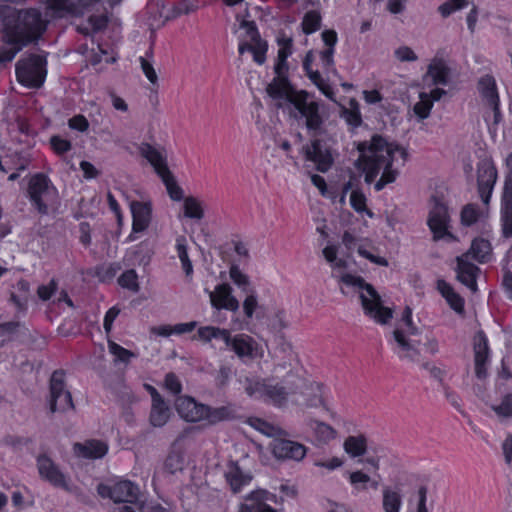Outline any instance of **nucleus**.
Listing matches in <instances>:
<instances>
[{"label": "nucleus", "instance_id": "nucleus-44", "mask_svg": "<svg viewBox=\"0 0 512 512\" xmlns=\"http://www.w3.org/2000/svg\"><path fill=\"white\" fill-rule=\"evenodd\" d=\"M342 118L351 126L357 127L362 122L359 104L355 99H350L347 107L341 111Z\"/></svg>", "mask_w": 512, "mask_h": 512}, {"label": "nucleus", "instance_id": "nucleus-2", "mask_svg": "<svg viewBox=\"0 0 512 512\" xmlns=\"http://www.w3.org/2000/svg\"><path fill=\"white\" fill-rule=\"evenodd\" d=\"M358 149L360 156L357 163L364 172L367 183H371L379 172L383 171L375 183L377 191L396 180L398 169L404 165L407 157L403 147L378 135L373 136L368 142L360 143Z\"/></svg>", "mask_w": 512, "mask_h": 512}, {"label": "nucleus", "instance_id": "nucleus-38", "mask_svg": "<svg viewBox=\"0 0 512 512\" xmlns=\"http://www.w3.org/2000/svg\"><path fill=\"white\" fill-rule=\"evenodd\" d=\"M403 504L399 490L385 487L382 490V509L384 512H400Z\"/></svg>", "mask_w": 512, "mask_h": 512}, {"label": "nucleus", "instance_id": "nucleus-8", "mask_svg": "<svg viewBox=\"0 0 512 512\" xmlns=\"http://www.w3.org/2000/svg\"><path fill=\"white\" fill-rule=\"evenodd\" d=\"M18 81L31 88L40 87L46 77V59L41 55H30L16 65Z\"/></svg>", "mask_w": 512, "mask_h": 512}, {"label": "nucleus", "instance_id": "nucleus-37", "mask_svg": "<svg viewBox=\"0 0 512 512\" xmlns=\"http://www.w3.org/2000/svg\"><path fill=\"white\" fill-rule=\"evenodd\" d=\"M175 250L187 278L193 275V264L188 255V242L185 236L180 235L175 240Z\"/></svg>", "mask_w": 512, "mask_h": 512}, {"label": "nucleus", "instance_id": "nucleus-42", "mask_svg": "<svg viewBox=\"0 0 512 512\" xmlns=\"http://www.w3.org/2000/svg\"><path fill=\"white\" fill-rule=\"evenodd\" d=\"M183 213L184 217L194 220H201L204 218V208L202 202L194 197L188 196L183 199Z\"/></svg>", "mask_w": 512, "mask_h": 512}, {"label": "nucleus", "instance_id": "nucleus-35", "mask_svg": "<svg viewBox=\"0 0 512 512\" xmlns=\"http://www.w3.org/2000/svg\"><path fill=\"white\" fill-rule=\"evenodd\" d=\"M512 179L508 178L505 182L504 187V199L506 201V207L502 215V229L505 237L512 236Z\"/></svg>", "mask_w": 512, "mask_h": 512}, {"label": "nucleus", "instance_id": "nucleus-23", "mask_svg": "<svg viewBox=\"0 0 512 512\" xmlns=\"http://www.w3.org/2000/svg\"><path fill=\"white\" fill-rule=\"evenodd\" d=\"M209 298L212 307L218 310L226 309L235 312L239 309V302L232 295V288L229 284L217 285L214 291L209 292Z\"/></svg>", "mask_w": 512, "mask_h": 512}, {"label": "nucleus", "instance_id": "nucleus-11", "mask_svg": "<svg viewBox=\"0 0 512 512\" xmlns=\"http://www.w3.org/2000/svg\"><path fill=\"white\" fill-rule=\"evenodd\" d=\"M449 214L444 202L433 197L432 206L430 208L428 225L433 233L434 239H441L448 233Z\"/></svg>", "mask_w": 512, "mask_h": 512}, {"label": "nucleus", "instance_id": "nucleus-24", "mask_svg": "<svg viewBox=\"0 0 512 512\" xmlns=\"http://www.w3.org/2000/svg\"><path fill=\"white\" fill-rule=\"evenodd\" d=\"M445 94V90L438 87L432 89L429 93L421 92L419 94V101L413 106L414 114L419 120L428 118L434 102L439 101Z\"/></svg>", "mask_w": 512, "mask_h": 512}, {"label": "nucleus", "instance_id": "nucleus-60", "mask_svg": "<svg viewBox=\"0 0 512 512\" xmlns=\"http://www.w3.org/2000/svg\"><path fill=\"white\" fill-rule=\"evenodd\" d=\"M267 51V44L262 40L255 41V45L252 49L254 61L258 64H263L265 61V53Z\"/></svg>", "mask_w": 512, "mask_h": 512}, {"label": "nucleus", "instance_id": "nucleus-5", "mask_svg": "<svg viewBox=\"0 0 512 512\" xmlns=\"http://www.w3.org/2000/svg\"><path fill=\"white\" fill-rule=\"evenodd\" d=\"M418 334V328L412 322V310L406 307L397 327L392 332L390 344L394 353L403 360L419 363L421 353L418 342L413 339Z\"/></svg>", "mask_w": 512, "mask_h": 512}, {"label": "nucleus", "instance_id": "nucleus-29", "mask_svg": "<svg viewBox=\"0 0 512 512\" xmlns=\"http://www.w3.org/2000/svg\"><path fill=\"white\" fill-rule=\"evenodd\" d=\"M349 483L357 492H366L368 490L377 491L380 486V476L371 477L362 470H356L349 473Z\"/></svg>", "mask_w": 512, "mask_h": 512}, {"label": "nucleus", "instance_id": "nucleus-19", "mask_svg": "<svg viewBox=\"0 0 512 512\" xmlns=\"http://www.w3.org/2000/svg\"><path fill=\"white\" fill-rule=\"evenodd\" d=\"M450 77V68L446 61L442 58L434 57L423 76L424 86L447 85Z\"/></svg>", "mask_w": 512, "mask_h": 512}, {"label": "nucleus", "instance_id": "nucleus-45", "mask_svg": "<svg viewBox=\"0 0 512 512\" xmlns=\"http://www.w3.org/2000/svg\"><path fill=\"white\" fill-rule=\"evenodd\" d=\"M366 197L360 190H352L350 194V205L357 213H366L368 217L374 216L373 212L367 209Z\"/></svg>", "mask_w": 512, "mask_h": 512}, {"label": "nucleus", "instance_id": "nucleus-63", "mask_svg": "<svg viewBox=\"0 0 512 512\" xmlns=\"http://www.w3.org/2000/svg\"><path fill=\"white\" fill-rule=\"evenodd\" d=\"M258 306L257 298L254 294L248 295L243 302V310L248 318H251Z\"/></svg>", "mask_w": 512, "mask_h": 512}, {"label": "nucleus", "instance_id": "nucleus-12", "mask_svg": "<svg viewBox=\"0 0 512 512\" xmlns=\"http://www.w3.org/2000/svg\"><path fill=\"white\" fill-rule=\"evenodd\" d=\"M305 159L311 161L320 172H326L333 163L332 153L327 144L321 140H314L302 148Z\"/></svg>", "mask_w": 512, "mask_h": 512}, {"label": "nucleus", "instance_id": "nucleus-49", "mask_svg": "<svg viewBox=\"0 0 512 512\" xmlns=\"http://www.w3.org/2000/svg\"><path fill=\"white\" fill-rule=\"evenodd\" d=\"M108 349L109 352L115 357L116 362L129 363L132 358L136 357L133 352L125 349L113 341L108 342Z\"/></svg>", "mask_w": 512, "mask_h": 512}, {"label": "nucleus", "instance_id": "nucleus-41", "mask_svg": "<svg viewBox=\"0 0 512 512\" xmlns=\"http://www.w3.org/2000/svg\"><path fill=\"white\" fill-rule=\"evenodd\" d=\"M491 254V245L485 239H475L472 242L470 250L463 256H468V259H475L478 262H485L489 259Z\"/></svg>", "mask_w": 512, "mask_h": 512}, {"label": "nucleus", "instance_id": "nucleus-9", "mask_svg": "<svg viewBox=\"0 0 512 512\" xmlns=\"http://www.w3.org/2000/svg\"><path fill=\"white\" fill-rule=\"evenodd\" d=\"M49 406L52 413L74 409L71 393L66 388L63 371H55L51 376Z\"/></svg>", "mask_w": 512, "mask_h": 512}, {"label": "nucleus", "instance_id": "nucleus-18", "mask_svg": "<svg viewBox=\"0 0 512 512\" xmlns=\"http://www.w3.org/2000/svg\"><path fill=\"white\" fill-rule=\"evenodd\" d=\"M478 91L482 100L492 109L494 123H498L500 121L499 95L494 77L482 76L478 81Z\"/></svg>", "mask_w": 512, "mask_h": 512}, {"label": "nucleus", "instance_id": "nucleus-46", "mask_svg": "<svg viewBox=\"0 0 512 512\" xmlns=\"http://www.w3.org/2000/svg\"><path fill=\"white\" fill-rule=\"evenodd\" d=\"M308 77L327 98L335 101V94L333 89L322 78L321 74L318 71L308 70Z\"/></svg>", "mask_w": 512, "mask_h": 512}, {"label": "nucleus", "instance_id": "nucleus-25", "mask_svg": "<svg viewBox=\"0 0 512 512\" xmlns=\"http://www.w3.org/2000/svg\"><path fill=\"white\" fill-rule=\"evenodd\" d=\"M73 450L78 457L98 459L107 454L108 444L102 440L91 439L83 443H75Z\"/></svg>", "mask_w": 512, "mask_h": 512}, {"label": "nucleus", "instance_id": "nucleus-50", "mask_svg": "<svg viewBox=\"0 0 512 512\" xmlns=\"http://www.w3.org/2000/svg\"><path fill=\"white\" fill-rule=\"evenodd\" d=\"M118 283L121 287L131 290L132 292H138L140 289L138 283V275L135 270L125 271L118 279Z\"/></svg>", "mask_w": 512, "mask_h": 512}, {"label": "nucleus", "instance_id": "nucleus-34", "mask_svg": "<svg viewBox=\"0 0 512 512\" xmlns=\"http://www.w3.org/2000/svg\"><path fill=\"white\" fill-rule=\"evenodd\" d=\"M196 338L203 343H210L213 339H218L227 345L231 341V332L216 326H202L197 330Z\"/></svg>", "mask_w": 512, "mask_h": 512}, {"label": "nucleus", "instance_id": "nucleus-26", "mask_svg": "<svg viewBox=\"0 0 512 512\" xmlns=\"http://www.w3.org/2000/svg\"><path fill=\"white\" fill-rule=\"evenodd\" d=\"M268 94L277 100L288 101L293 104V99L303 91H295L290 86L286 77H275L267 87Z\"/></svg>", "mask_w": 512, "mask_h": 512}, {"label": "nucleus", "instance_id": "nucleus-1", "mask_svg": "<svg viewBox=\"0 0 512 512\" xmlns=\"http://www.w3.org/2000/svg\"><path fill=\"white\" fill-rule=\"evenodd\" d=\"M289 353V363H278L273 375L269 378L246 376L241 380L246 394L277 407L294 404L306 408L322 407L328 410L323 395L321 383L301 377L292 365L297 360V354L290 344H286Z\"/></svg>", "mask_w": 512, "mask_h": 512}, {"label": "nucleus", "instance_id": "nucleus-14", "mask_svg": "<svg viewBox=\"0 0 512 512\" xmlns=\"http://www.w3.org/2000/svg\"><path fill=\"white\" fill-rule=\"evenodd\" d=\"M293 105L305 118L308 129L317 130L321 127L323 120L319 112V105L310 100L305 91L293 99Z\"/></svg>", "mask_w": 512, "mask_h": 512}, {"label": "nucleus", "instance_id": "nucleus-10", "mask_svg": "<svg viewBox=\"0 0 512 512\" xmlns=\"http://www.w3.org/2000/svg\"><path fill=\"white\" fill-rule=\"evenodd\" d=\"M98 493L102 497H108L115 503H135L140 495L137 485L128 480L116 482L112 486L99 485Z\"/></svg>", "mask_w": 512, "mask_h": 512}, {"label": "nucleus", "instance_id": "nucleus-6", "mask_svg": "<svg viewBox=\"0 0 512 512\" xmlns=\"http://www.w3.org/2000/svg\"><path fill=\"white\" fill-rule=\"evenodd\" d=\"M175 406L183 420L190 423H201L205 426L214 425L232 417V410L228 407L212 408L188 396L179 397Z\"/></svg>", "mask_w": 512, "mask_h": 512}, {"label": "nucleus", "instance_id": "nucleus-43", "mask_svg": "<svg viewBox=\"0 0 512 512\" xmlns=\"http://www.w3.org/2000/svg\"><path fill=\"white\" fill-rule=\"evenodd\" d=\"M163 184L166 187L167 193L171 200L181 201L184 197V191L177 183V180L171 171H166L165 174L160 176Z\"/></svg>", "mask_w": 512, "mask_h": 512}, {"label": "nucleus", "instance_id": "nucleus-55", "mask_svg": "<svg viewBox=\"0 0 512 512\" xmlns=\"http://www.w3.org/2000/svg\"><path fill=\"white\" fill-rule=\"evenodd\" d=\"M279 45L278 58L287 59L292 53V39L285 35L277 38Z\"/></svg>", "mask_w": 512, "mask_h": 512}, {"label": "nucleus", "instance_id": "nucleus-56", "mask_svg": "<svg viewBox=\"0 0 512 512\" xmlns=\"http://www.w3.org/2000/svg\"><path fill=\"white\" fill-rule=\"evenodd\" d=\"M422 367L429 372L432 378L440 382L443 381L447 373L445 366H438L430 362H423Z\"/></svg>", "mask_w": 512, "mask_h": 512}, {"label": "nucleus", "instance_id": "nucleus-39", "mask_svg": "<svg viewBox=\"0 0 512 512\" xmlns=\"http://www.w3.org/2000/svg\"><path fill=\"white\" fill-rule=\"evenodd\" d=\"M437 289L455 312H463V299L454 291V289L446 281L438 280Z\"/></svg>", "mask_w": 512, "mask_h": 512}, {"label": "nucleus", "instance_id": "nucleus-64", "mask_svg": "<svg viewBox=\"0 0 512 512\" xmlns=\"http://www.w3.org/2000/svg\"><path fill=\"white\" fill-rule=\"evenodd\" d=\"M165 387L173 394H178L182 390V386L179 379L172 373L166 375Z\"/></svg>", "mask_w": 512, "mask_h": 512}, {"label": "nucleus", "instance_id": "nucleus-13", "mask_svg": "<svg viewBox=\"0 0 512 512\" xmlns=\"http://www.w3.org/2000/svg\"><path fill=\"white\" fill-rule=\"evenodd\" d=\"M477 179L480 197L485 204H488L497 180V171L490 158H484L479 162Z\"/></svg>", "mask_w": 512, "mask_h": 512}, {"label": "nucleus", "instance_id": "nucleus-59", "mask_svg": "<svg viewBox=\"0 0 512 512\" xmlns=\"http://www.w3.org/2000/svg\"><path fill=\"white\" fill-rule=\"evenodd\" d=\"M50 144L57 154H63L71 149V143L59 136L51 137Z\"/></svg>", "mask_w": 512, "mask_h": 512}, {"label": "nucleus", "instance_id": "nucleus-58", "mask_svg": "<svg viewBox=\"0 0 512 512\" xmlns=\"http://www.w3.org/2000/svg\"><path fill=\"white\" fill-rule=\"evenodd\" d=\"M57 282L52 279L47 285H41L37 289L39 298L43 301H47L57 290Z\"/></svg>", "mask_w": 512, "mask_h": 512}, {"label": "nucleus", "instance_id": "nucleus-53", "mask_svg": "<svg viewBox=\"0 0 512 512\" xmlns=\"http://www.w3.org/2000/svg\"><path fill=\"white\" fill-rule=\"evenodd\" d=\"M467 4L468 0H450L449 2L442 4L439 7V11L443 17H447L452 12L464 8Z\"/></svg>", "mask_w": 512, "mask_h": 512}, {"label": "nucleus", "instance_id": "nucleus-47", "mask_svg": "<svg viewBox=\"0 0 512 512\" xmlns=\"http://www.w3.org/2000/svg\"><path fill=\"white\" fill-rule=\"evenodd\" d=\"M491 409L501 419L512 417V394L504 395L499 404L491 405Z\"/></svg>", "mask_w": 512, "mask_h": 512}, {"label": "nucleus", "instance_id": "nucleus-4", "mask_svg": "<svg viewBox=\"0 0 512 512\" xmlns=\"http://www.w3.org/2000/svg\"><path fill=\"white\" fill-rule=\"evenodd\" d=\"M323 256L330 264L333 277H338L341 283L358 292L364 313L367 316L382 325L387 324L392 319V310L382 305L381 298L372 285L366 283L360 276L344 273L348 267V262L345 258L338 257L336 246H326L323 249Z\"/></svg>", "mask_w": 512, "mask_h": 512}, {"label": "nucleus", "instance_id": "nucleus-17", "mask_svg": "<svg viewBox=\"0 0 512 512\" xmlns=\"http://www.w3.org/2000/svg\"><path fill=\"white\" fill-rule=\"evenodd\" d=\"M271 449L273 455L282 460L301 461L307 453L303 444L286 439L273 440Z\"/></svg>", "mask_w": 512, "mask_h": 512}, {"label": "nucleus", "instance_id": "nucleus-36", "mask_svg": "<svg viewBox=\"0 0 512 512\" xmlns=\"http://www.w3.org/2000/svg\"><path fill=\"white\" fill-rule=\"evenodd\" d=\"M322 40L327 48L320 53V58L323 67L329 69L334 64L333 54L338 40L337 33L334 30H325L322 32Z\"/></svg>", "mask_w": 512, "mask_h": 512}, {"label": "nucleus", "instance_id": "nucleus-31", "mask_svg": "<svg viewBox=\"0 0 512 512\" xmlns=\"http://www.w3.org/2000/svg\"><path fill=\"white\" fill-rule=\"evenodd\" d=\"M306 426L313 432L319 443L327 444L337 437V431L325 422L309 418L306 420Z\"/></svg>", "mask_w": 512, "mask_h": 512}, {"label": "nucleus", "instance_id": "nucleus-48", "mask_svg": "<svg viewBox=\"0 0 512 512\" xmlns=\"http://www.w3.org/2000/svg\"><path fill=\"white\" fill-rule=\"evenodd\" d=\"M249 424L257 431L269 437H275L279 435L281 432V429L279 427H276L260 418L250 419Z\"/></svg>", "mask_w": 512, "mask_h": 512}, {"label": "nucleus", "instance_id": "nucleus-62", "mask_svg": "<svg viewBox=\"0 0 512 512\" xmlns=\"http://www.w3.org/2000/svg\"><path fill=\"white\" fill-rule=\"evenodd\" d=\"M69 127L84 132L88 129L89 122L83 115H76L69 120Z\"/></svg>", "mask_w": 512, "mask_h": 512}, {"label": "nucleus", "instance_id": "nucleus-27", "mask_svg": "<svg viewBox=\"0 0 512 512\" xmlns=\"http://www.w3.org/2000/svg\"><path fill=\"white\" fill-rule=\"evenodd\" d=\"M342 244L345 246L347 250V256H349L351 252L357 247V252L360 256L368 259L369 261L376 265L384 267L388 266V261L386 258L372 254L363 245L357 246L356 237L348 231H345L344 234L342 235Z\"/></svg>", "mask_w": 512, "mask_h": 512}, {"label": "nucleus", "instance_id": "nucleus-20", "mask_svg": "<svg viewBox=\"0 0 512 512\" xmlns=\"http://www.w3.org/2000/svg\"><path fill=\"white\" fill-rule=\"evenodd\" d=\"M239 358H256L262 357L263 351L258 343L246 334L231 335V341L227 343Z\"/></svg>", "mask_w": 512, "mask_h": 512}, {"label": "nucleus", "instance_id": "nucleus-57", "mask_svg": "<svg viewBox=\"0 0 512 512\" xmlns=\"http://www.w3.org/2000/svg\"><path fill=\"white\" fill-rule=\"evenodd\" d=\"M478 219V212L473 205H466L461 212V222L464 225L470 226Z\"/></svg>", "mask_w": 512, "mask_h": 512}, {"label": "nucleus", "instance_id": "nucleus-21", "mask_svg": "<svg viewBox=\"0 0 512 512\" xmlns=\"http://www.w3.org/2000/svg\"><path fill=\"white\" fill-rule=\"evenodd\" d=\"M37 468L42 479L48 481L55 487L68 489L66 476L61 472L59 467L45 455L37 458Z\"/></svg>", "mask_w": 512, "mask_h": 512}, {"label": "nucleus", "instance_id": "nucleus-15", "mask_svg": "<svg viewBox=\"0 0 512 512\" xmlns=\"http://www.w3.org/2000/svg\"><path fill=\"white\" fill-rule=\"evenodd\" d=\"M138 152L153 167L159 177L165 174L166 171H170L167 151L164 147H156L147 142H142L138 146Z\"/></svg>", "mask_w": 512, "mask_h": 512}, {"label": "nucleus", "instance_id": "nucleus-40", "mask_svg": "<svg viewBox=\"0 0 512 512\" xmlns=\"http://www.w3.org/2000/svg\"><path fill=\"white\" fill-rule=\"evenodd\" d=\"M343 449L353 458L363 456L367 451V439L364 435L349 436L344 440Z\"/></svg>", "mask_w": 512, "mask_h": 512}, {"label": "nucleus", "instance_id": "nucleus-32", "mask_svg": "<svg viewBox=\"0 0 512 512\" xmlns=\"http://www.w3.org/2000/svg\"><path fill=\"white\" fill-rule=\"evenodd\" d=\"M172 415L169 405L162 398L151 403L149 423L156 428L163 427Z\"/></svg>", "mask_w": 512, "mask_h": 512}, {"label": "nucleus", "instance_id": "nucleus-7", "mask_svg": "<svg viewBox=\"0 0 512 512\" xmlns=\"http://www.w3.org/2000/svg\"><path fill=\"white\" fill-rule=\"evenodd\" d=\"M28 197L36 210L43 215L58 202V190L49 177L43 173L32 175L28 182Z\"/></svg>", "mask_w": 512, "mask_h": 512}, {"label": "nucleus", "instance_id": "nucleus-28", "mask_svg": "<svg viewBox=\"0 0 512 512\" xmlns=\"http://www.w3.org/2000/svg\"><path fill=\"white\" fill-rule=\"evenodd\" d=\"M457 278L472 292L477 291L476 274L478 268L469 262L468 256H460L457 258Z\"/></svg>", "mask_w": 512, "mask_h": 512}, {"label": "nucleus", "instance_id": "nucleus-3", "mask_svg": "<svg viewBox=\"0 0 512 512\" xmlns=\"http://www.w3.org/2000/svg\"><path fill=\"white\" fill-rule=\"evenodd\" d=\"M0 16H5L3 39L11 48L0 49V62H9L16 54L45 30L46 24L41 13L34 8L15 10L0 7Z\"/></svg>", "mask_w": 512, "mask_h": 512}, {"label": "nucleus", "instance_id": "nucleus-30", "mask_svg": "<svg viewBox=\"0 0 512 512\" xmlns=\"http://www.w3.org/2000/svg\"><path fill=\"white\" fill-rule=\"evenodd\" d=\"M269 495L266 491H256L251 493L247 502L239 506L238 512H276L267 501Z\"/></svg>", "mask_w": 512, "mask_h": 512}, {"label": "nucleus", "instance_id": "nucleus-61", "mask_svg": "<svg viewBox=\"0 0 512 512\" xmlns=\"http://www.w3.org/2000/svg\"><path fill=\"white\" fill-rule=\"evenodd\" d=\"M230 278L238 286H246L249 283L248 277L241 272L237 266H232L229 271Z\"/></svg>", "mask_w": 512, "mask_h": 512}, {"label": "nucleus", "instance_id": "nucleus-52", "mask_svg": "<svg viewBox=\"0 0 512 512\" xmlns=\"http://www.w3.org/2000/svg\"><path fill=\"white\" fill-rule=\"evenodd\" d=\"M395 58L400 62H415L417 54L408 46H400L394 51Z\"/></svg>", "mask_w": 512, "mask_h": 512}, {"label": "nucleus", "instance_id": "nucleus-51", "mask_svg": "<svg viewBox=\"0 0 512 512\" xmlns=\"http://www.w3.org/2000/svg\"><path fill=\"white\" fill-rule=\"evenodd\" d=\"M321 16L316 11H309L305 14L302 21V28L304 33L311 34L317 31L320 27Z\"/></svg>", "mask_w": 512, "mask_h": 512}, {"label": "nucleus", "instance_id": "nucleus-33", "mask_svg": "<svg viewBox=\"0 0 512 512\" xmlns=\"http://www.w3.org/2000/svg\"><path fill=\"white\" fill-rule=\"evenodd\" d=\"M225 478L234 493L239 492L243 486L251 481V476L244 473L234 462L228 464L225 471Z\"/></svg>", "mask_w": 512, "mask_h": 512}, {"label": "nucleus", "instance_id": "nucleus-16", "mask_svg": "<svg viewBox=\"0 0 512 512\" xmlns=\"http://www.w3.org/2000/svg\"><path fill=\"white\" fill-rule=\"evenodd\" d=\"M474 369L478 379H485L489 365L488 340L483 332H478L473 338Z\"/></svg>", "mask_w": 512, "mask_h": 512}, {"label": "nucleus", "instance_id": "nucleus-22", "mask_svg": "<svg viewBox=\"0 0 512 512\" xmlns=\"http://www.w3.org/2000/svg\"><path fill=\"white\" fill-rule=\"evenodd\" d=\"M132 213V233L129 235L130 241H135V233L144 232L150 225L152 209L149 203L133 201L130 204Z\"/></svg>", "mask_w": 512, "mask_h": 512}, {"label": "nucleus", "instance_id": "nucleus-54", "mask_svg": "<svg viewBox=\"0 0 512 512\" xmlns=\"http://www.w3.org/2000/svg\"><path fill=\"white\" fill-rule=\"evenodd\" d=\"M139 61H140L141 69H142L144 75L146 76V78L149 80V82L154 85L157 84L158 76H157L156 70L153 67L152 62L145 57H140Z\"/></svg>", "mask_w": 512, "mask_h": 512}]
</instances>
